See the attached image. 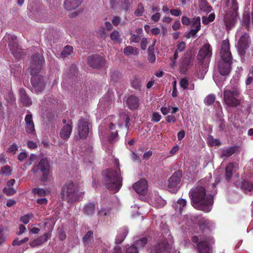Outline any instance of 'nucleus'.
Wrapping results in <instances>:
<instances>
[{
  "mask_svg": "<svg viewBox=\"0 0 253 253\" xmlns=\"http://www.w3.org/2000/svg\"><path fill=\"white\" fill-rule=\"evenodd\" d=\"M211 175L200 180L197 185L192 188L189 192L191 204L195 209L208 212L211 211L213 203V198L211 194H206V190L208 192L211 188H214L218 183L216 181L210 184Z\"/></svg>",
  "mask_w": 253,
  "mask_h": 253,
  "instance_id": "nucleus-1",
  "label": "nucleus"
},
{
  "mask_svg": "<svg viewBox=\"0 0 253 253\" xmlns=\"http://www.w3.org/2000/svg\"><path fill=\"white\" fill-rule=\"evenodd\" d=\"M198 222L203 234L198 236H194L191 240L196 244V249L199 253H213L212 245L214 243L213 237L209 234L213 227L212 223L203 217L200 216Z\"/></svg>",
  "mask_w": 253,
  "mask_h": 253,
  "instance_id": "nucleus-2",
  "label": "nucleus"
},
{
  "mask_svg": "<svg viewBox=\"0 0 253 253\" xmlns=\"http://www.w3.org/2000/svg\"><path fill=\"white\" fill-rule=\"evenodd\" d=\"M114 167L115 169H109L104 170L102 175L106 188L117 192L122 187L123 182L118 160H114Z\"/></svg>",
  "mask_w": 253,
  "mask_h": 253,
  "instance_id": "nucleus-3",
  "label": "nucleus"
},
{
  "mask_svg": "<svg viewBox=\"0 0 253 253\" xmlns=\"http://www.w3.org/2000/svg\"><path fill=\"white\" fill-rule=\"evenodd\" d=\"M43 56L40 54L33 55L31 63V83L33 89L37 93L42 92L45 87L44 78L39 75H37L41 69L43 62Z\"/></svg>",
  "mask_w": 253,
  "mask_h": 253,
  "instance_id": "nucleus-4",
  "label": "nucleus"
},
{
  "mask_svg": "<svg viewBox=\"0 0 253 253\" xmlns=\"http://www.w3.org/2000/svg\"><path fill=\"white\" fill-rule=\"evenodd\" d=\"M78 187L72 181L66 182L62 187L60 193L62 200L74 202L78 199Z\"/></svg>",
  "mask_w": 253,
  "mask_h": 253,
  "instance_id": "nucleus-5",
  "label": "nucleus"
},
{
  "mask_svg": "<svg viewBox=\"0 0 253 253\" xmlns=\"http://www.w3.org/2000/svg\"><path fill=\"white\" fill-rule=\"evenodd\" d=\"M2 42L3 43H8L11 54L16 59H19L21 58L23 51L18 45L17 37L15 36L6 34L3 37Z\"/></svg>",
  "mask_w": 253,
  "mask_h": 253,
  "instance_id": "nucleus-6",
  "label": "nucleus"
},
{
  "mask_svg": "<svg viewBox=\"0 0 253 253\" xmlns=\"http://www.w3.org/2000/svg\"><path fill=\"white\" fill-rule=\"evenodd\" d=\"M40 170L42 172L41 180L42 181H46L50 175L49 161L46 158L42 159L37 166H35L32 171L33 173H38Z\"/></svg>",
  "mask_w": 253,
  "mask_h": 253,
  "instance_id": "nucleus-7",
  "label": "nucleus"
},
{
  "mask_svg": "<svg viewBox=\"0 0 253 253\" xmlns=\"http://www.w3.org/2000/svg\"><path fill=\"white\" fill-rule=\"evenodd\" d=\"M240 92L237 88L234 87L231 89L226 88L224 91V100L229 107H236L240 104V101L237 98Z\"/></svg>",
  "mask_w": 253,
  "mask_h": 253,
  "instance_id": "nucleus-8",
  "label": "nucleus"
},
{
  "mask_svg": "<svg viewBox=\"0 0 253 253\" xmlns=\"http://www.w3.org/2000/svg\"><path fill=\"white\" fill-rule=\"evenodd\" d=\"M251 40L247 33H244L239 38L237 44V50L242 60H245V55L249 47Z\"/></svg>",
  "mask_w": 253,
  "mask_h": 253,
  "instance_id": "nucleus-9",
  "label": "nucleus"
},
{
  "mask_svg": "<svg viewBox=\"0 0 253 253\" xmlns=\"http://www.w3.org/2000/svg\"><path fill=\"white\" fill-rule=\"evenodd\" d=\"M212 55V48L209 43H205L201 48L197 55L198 60L201 64H208Z\"/></svg>",
  "mask_w": 253,
  "mask_h": 253,
  "instance_id": "nucleus-10",
  "label": "nucleus"
},
{
  "mask_svg": "<svg viewBox=\"0 0 253 253\" xmlns=\"http://www.w3.org/2000/svg\"><path fill=\"white\" fill-rule=\"evenodd\" d=\"M78 126L80 137L82 139L86 138L91 127L89 122L82 118L79 120Z\"/></svg>",
  "mask_w": 253,
  "mask_h": 253,
  "instance_id": "nucleus-11",
  "label": "nucleus"
},
{
  "mask_svg": "<svg viewBox=\"0 0 253 253\" xmlns=\"http://www.w3.org/2000/svg\"><path fill=\"white\" fill-rule=\"evenodd\" d=\"M220 54L222 60H232V55L230 50V44L228 40H223L222 42Z\"/></svg>",
  "mask_w": 253,
  "mask_h": 253,
  "instance_id": "nucleus-12",
  "label": "nucleus"
},
{
  "mask_svg": "<svg viewBox=\"0 0 253 253\" xmlns=\"http://www.w3.org/2000/svg\"><path fill=\"white\" fill-rule=\"evenodd\" d=\"M239 18V16H237L236 14H232L227 13L225 14L224 17L223 22L227 31L230 30L235 26V25Z\"/></svg>",
  "mask_w": 253,
  "mask_h": 253,
  "instance_id": "nucleus-13",
  "label": "nucleus"
},
{
  "mask_svg": "<svg viewBox=\"0 0 253 253\" xmlns=\"http://www.w3.org/2000/svg\"><path fill=\"white\" fill-rule=\"evenodd\" d=\"M87 62L88 65L93 68H101L105 64L104 59L98 55L89 56L87 58Z\"/></svg>",
  "mask_w": 253,
  "mask_h": 253,
  "instance_id": "nucleus-14",
  "label": "nucleus"
},
{
  "mask_svg": "<svg viewBox=\"0 0 253 253\" xmlns=\"http://www.w3.org/2000/svg\"><path fill=\"white\" fill-rule=\"evenodd\" d=\"M232 60H222L218 64V71L220 74L222 76H226L230 73L232 64Z\"/></svg>",
  "mask_w": 253,
  "mask_h": 253,
  "instance_id": "nucleus-15",
  "label": "nucleus"
},
{
  "mask_svg": "<svg viewBox=\"0 0 253 253\" xmlns=\"http://www.w3.org/2000/svg\"><path fill=\"white\" fill-rule=\"evenodd\" d=\"M133 188L136 193L145 195L148 190L147 182L145 179H141L133 184Z\"/></svg>",
  "mask_w": 253,
  "mask_h": 253,
  "instance_id": "nucleus-16",
  "label": "nucleus"
},
{
  "mask_svg": "<svg viewBox=\"0 0 253 253\" xmlns=\"http://www.w3.org/2000/svg\"><path fill=\"white\" fill-rule=\"evenodd\" d=\"M182 172L180 170L176 171L168 180V187L169 188L176 187L179 183L182 177Z\"/></svg>",
  "mask_w": 253,
  "mask_h": 253,
  "instance_id": "nucleus-17",
  "label": "nucleus"
},
{
  "mask_svg": "<svg viewBox=\"0 0 253 253\" xmlns=\"http://www.w3.org/2000/svg\"><path fill=\"white\" fill-rule=\"evenodd\" d=\"M235 184L240 186L243 191L245 193L253 191V181H250L241 178L239 181H236Z\"/></svg>",
  "mask_w": 253,
  "mask_h": 253,
  "instance_id": "nucleus-18",
  "label": "nucleus"
},
{
  "mask_svg": "<svg viewBox=\"0 0 253 253\" xmlns=\"http://www.w3.org/2000/svg\"><path fill=\"white\" fill-rule=\"evenodd\" d=\"M170 247L166 240L157 244L153 247L152 253H168L169 252Z\"/></svg>",
  "mask_w": 253,
  "mask_h": 253,
  "instance_id": "nucleus-19",
  "label": "nucleus"
},
{
  "mask_svg": "<svg viewBox=\"0 0 253 253\" xmlns=\"http://www.w3.org/2000/svg\"><path fill=\"white\" fill-rule=\"evenodd\" d=\"M50 237L51 235L49 232L45 233L30 242V246L32 248L40 246L46 242Z\"/></svg>",
  "mask_w": 253,
  "mask_h": 253,
  "instance_id": "nucleus-20",
  "label": "nucleus"
},
{
  "mask_svg": "<svg viewBox=\"0 0 253 253\" xmlns=\"http://www.w3.org/2000/svg\"><path fill=\"white\" fill-rule=\"evenodd\" d=\"M139 99L135 95H130L126 100V103L130 110L136 109L139 106Z\"/></svg>",
  "mask_w": 253,
  "mask_h": 253,
  "instance_id": "nucleus-21",
  "label": "nucleus"
},
{
  "mask_svg": "<svg viewBox=\"0 0 253 253\" xmlns=\"http://www.w3.org/2000/svg\"><path fill=\"white\" fill-rule=\"evenodd\" d=\"M239 149L238 146L225 148L220 150V156L222 158H228L234 154Z\"/></svg>",
  "mask_w": 253,
  "mask_h": 253,
  "instance_id": "nucleus-22",
  "label": "nucleus"
},
{
  "mask_svg": "<svg viewBox=\"0 0 253 253\" xmlns=\"http://www.w3.org/2000/svg\"><path fill=\"white\" fill-rule=\"evenodd\" d=\"M19 96L20 100L23 105L28 106L32 104V101L30 97L26 94L24 89H20Z\"/></svg>",
  "mask_w": 253,
  "mask_h": 253,
  "instance_id": "nucleus-23",
  "label": "nucleus"
},
{
  "mask_svg": "<svg viewBox=\"0 0 253 253\" xmlns=\"http://www.w3.org/2000/svg\"><path fill=\"white\" fill-rule=\"evenodd\" d=\"M72 126L70 124L65 125L61 129L60 135L63 139H68L72 133Z\"/></svg>",
  "mask_w": 253,
  "mask_h": 253,
  "instance_id": "nucleus-24",
  "label": "nucleus"
},
{
  "mask_svg": "<svg viewBox=\"0 0 253 253\" xmlns=\"http://www.w3.org/2000/svg\"><path fill=\"white\" fill-rule=\"evenodd\" d=\"M81 4V0H66L64 2L65 7L68 10L77 8Z\"/></svg>",
  "mask_w": 253,
  "mask_h": 253,
  "instance_id": "nucleus-25",
  "label": "nucleus"
},
{
  "mask_svg": "<svg viewBox=\"0 0 253 253\" xmlns=\"http://www.w3.org/2000/svg\"><path fill=\"white\" fill-rule=\"evenodd\" d=\"M128 232V230L126 227H123L119 231V233L116 236L115 243L119 244L123 242L125 239Z\"/></svg>",
  "mask_w": 253,
  "mask_h": 253,
  "instance_id": "nucleus-26",
  "label": "nucleus"
},
{
  "mask_svg": "<svg viewBox=\"0 0 253 253\" xmlns=\"http://www.w3.org/2000/svg\"><path fill=\"white\" fill-rule=\"evenodd\" d=\"M151 201L153 206L157 208H161L166 204V201L158 196L152 197Z\"/></svg>",
  "mask_w": 253,
  "mask_h": 253,
  "instance_id": "nucleus-27",
  "label": "nucleus"
},
{
  "mask_svg": "<svg viewBox=\"0 0 253 253\" xmlns=\"http://www.w3.org/2000/svg\"><path fill=\"white\" fill-rule=\"evenodd\" d=\"M95 210V204L93 203H89L84 205L83 211L84 214L91 216L94 214Z\"/></svg>",
  "mask_w": 253,
  "mask_h": 253,
  "instance_id": "nucleus-28",
  "label": "nucleus"
},
{
  "mask_svg": "<svg viewBox=\"0 0 253 253\" xmlns=\"http://www.w3.org/2000/svg\"><path fill=\"white\" fill-rule=\"evenodd\" d=\"M239 5L237 0H231V2L229 4V8L227 13L236 14L239 16L238 14Z\"/></svg>",
  "mask_w": 253,
  "mask_h": 253,
  "instance_id": "nucleus-29",
  "label": "nucleus"
},
{
  "mask_svg": "<svg viewBox=\"0 0 253 253\" xmlns=\"http://www.w3.org/2000/svg\"><path fill=\"white\" fill-rule=\"evenodd\" d=\"M124 53L127 56L131 55L136 56L139 54V51L138 49L136 47L128 45L124 49Z\"/></svg>",
  "mask_w": 253,
  "mask_h": 253,
  "instance_id": "nucleus-30",
  "label": "nucleus"
},
{
  "mask_svg": "<svg viewBox=\"0 0 253 253\" xmlns=\"http://www.w3.org/2000/svg\"><path fill=\"white\" fill-rule=\"evenodd\" d=\"M234 168V164L230 163L225 168V179L229 182L233 175V170Z\"/></svg>",
  "mask_w": 253,
  "mask_h": 253,
  "instance_id": "nucleus-31",
  "label": "nucleus"
},
{
  "mask_svg": "<svg viewBox=\"0 0 253 253\" xmlns=\"http://www.w3.org/2000/svg\"><path fill=\"white\" fill-rule=\"evenodd\" d=\"M199 7L202 11L209 13L212 10V7L210 6L206 0H200L199 2Z\"/></svg>",
  "mask_w": 253,
  "mask_h": 253,
  "instance_id": "nucleus-32",
  "label": "nucleus"
},
{
  "mask_svg": "<svg viewBox=\"0 0 253 253\" xmlns=\"http://www.w3.org/2000/svg\"><path fill=\"white\" fill-rule=\"evenodd\" d=\"M73 47L67 45L64 47V49L60 52V57L63 58H65L71 55L73 53Z\"/></svg>",
  "mask_w": 253,
  "mask_h": 253,
  "instance_id": "nucleus-33",
  "label": "nucleus"
},
{
  "mask_svg": "<svg viewBox=\"0 0 253 253\" xmlns=\"http://www.w3.org/2000/svg\"><path fill=\"white\" fill-rule=\"evenodd\" d=\"M147 243V239L145 237H141L136 240L132 246L135 247L138 251V248H143Z\"/></svg>",
  "mask_w": 253,
  "mask_h": 253,
  "instance_id": "nucleus-34",
  "label": "nucleus"
},
{
  "mask_svg": "<svg viewBox=\"0 0 253 253\" xmlns=\"http://www.w3.org/2000/svg\"><path fill=\"white\" fill-rule=\"evenodd\" d=\"M93 238V232L88 231L83 238V241L85 246H89L91 240Z\"/></svg>",
  "mask_w": 253,
  "mask_h": 253,
  "instance_id": "nucleus-35",
  "label": "nucleus"
},
{
  "mask_svg": "<svg viewBox=\"0 0 253 253\" xmlns=\"http://www.w3.org/2000/svg\"><path fill=\"white\" fill-rule=\"evenodd\" d=\"M186 203L187 201L185 199H179L177 200L176 204H175V208L177 211H178L180 212H181L183 210V208L186 206Z\"/></svg>",
  "mask_w": 253,
  "mask_h": 253,
  "instance_id": "nucleus-36",
  "label": "nucleus"
},
{
  "mask_svg": "<svg viewBox=\"0 0 253 253\" xmlns=\"http://www.w3.org/2000/svg\"><path fill=\"white\" fill-rule=\"evenodd\" d=\"M32 193L40 196H45L49 193V192L41 188H35L32 189Z\"/></svg>",
  "mask_w": 253,
  "mask_h": 253,
  "instance_id": "nucleus-37",
  "label": "nucleus"
},
{
  "mask_svg": "<svg viewBox=\"0 0 253 253\" xmlns=\"http://www.w3.org/2000/svg\"><path fill=\"white\" fill-rule=\"evenodd\" d=\"M4 231V226L0 225V246L5 243L7 238V235L3 233Z\"/></svg>",
  "mask_w": 253,
  "mask_h": 253,
  "instance_id": "nucleus-38",
  "label": "nucleus"
},
{
  "mask_svg": "<svg viewBox=\"0 0 253 253\" xmlns=\"http://www.w3.org/2000/svg\"><path fill=\"white\" fill-rule=\"evenodd\" d=\"M12 174V169L10 167L5 165L1 168L0 174L3 175H10Z\"/></svg>",
  "mask_w": 253,
  "mask_h": 253,
  "instance_id": "nucleus-39",
  "label": "nucleus"
},
{
  "mask_svg": "<svg viewBox=\"0 0 253 253\" xmlns=\"http://www.w3.org/2000/svg\"><path fill=\"white\" fill-rule=\"evenodd\" d=\"M215 100L214 94H211L208 95L204 99V103L208 106L212 105Z\"/></svg>",
  "mask_w": 253,
  "mask_h": 253,
  "instance_id": "nucleus-40",
  "label": "nucleus"
},
{
  "mask_svg": "<svg viewBox=\"0 0 253 253\" xmlns=\"http://www.w3.org/2000/svg\"><path fill=\"white\" fill-rule=\"evenodd\" d=\"M145 9L142 3H139L136 9L134 12V15L136 16H141L143 15Z\"/></svg>",
  "mask_w": 253,
  "mask_h": 253,
  "instance_id": "nucleus-41",
  "label": "nucleus"
},
{
  "mask_svg": "<svg viewBox=\"0 0 253 253\" xmlns=\"http://www.w3.org/2000/svg\"><path fill=\"white\" fill-rule=\"evenodd\" d=\"M110 38L112 40L117 42H121L120 35L119 32L117 30H114L110 35Z\"/></svg>",
  "mask_w": 253,
  "mask_h": 253,
  "instance_id": "nucleus-42",
  "label": "nucleus"
},
{
  "mask_svg": "<svg viewBox=\"0 0 253 253\" xmlns=\"http://www.w3.org/2000/svg\"><path fill=\"white\" fill-rule=\"evenodd\" d=\"M29 241V238L28 237H25L22 240H19L18 238L15 239L12 243V245L13 246H20L26 242H27Z\"/></svg>",
  "mask_w": 253,
  "mask_h": 253,
  "instance_id": "nucleus-43",
  "label": "nucleus"
},
{
  "mask_svg": "<svg viewBox=\"0 0 253 253\" xmlns=\"http://www.w3.org/2000/svg\"><path fill=\"white\" fill-rule=\"evenodd\" d=\"M132 86L135 89L140 90L141 88V83L139 80L134 77L133 78L131 82Z\"/></svg>",
  "mask_w": 253,
  "mask_h": 253,
  "instance_id": "nucleus-44",
  "label": "nucleus"
},
{
  "mask_svg": "<svg viewBox=\"0 0 253 253\" xmlns=\"http://www.w3.org/2000/svg\"><path fill=\"white\" fill-rule=\"evenodd\" d=\"M2 191L8 196H11L16 193V190L12 187H4Z\"/></svg>",
  "mask_w": 253,
  "mask_h": 253,
  "instance_id": "nucleus-45",
  "label": "nucleus"
},
{
  "mask_svg": "<svg viewBox=\"0 0 253 253\" xmlns=\"http://www.w3.org/2000/svg\"><path fill=\"white\" fill-rule=\"evenodd\" d=\"M33 217V214L32 213H29L25 214L20 218V221L23 223L26 224L29 223L30 219Z\"/></svg>",
  "mask_w": 253,
  "mask_h": 253,
  "instance_id": "nucleus-46",
  "label": "nucleus"
},
{
  "mask_svg": "<svg viewBox=\"0 0 253 253\" xmlns=\"http://www.w3.org/2000/svg\"><path fill=\"white\" fill-rule=\"evenodd\" d=\"M97 36L103 38L105 39L107 36V34L106 32L105 28L103 26H101L97 32Z\"/></svg>",
  "mask_w": 253,
  "mask_h": 253,
  "instance_id": "nucleus-47",
  "label": "nucleus"
},
{
  "mask_svg": "<svg viewBox=\"0 0 253 253\" xmlns=\"http://www.w3.org/2000/svg\"><path fill=\"white\" fill-rule=\"evenodd\" d=\"M189 84V82L186 78H182L180 80L179 82V85L181 88L183 89H187V86Z\"/></svg>",
  "mask_w": 253,
  "mask_h": 253,
  "instance_id": "nucleus-48",
  "label": "nucleus"
},
{
  "mask_svg": "<svg viewBox=\"0 0 253 253\" xmlns=\"http://www.w3.org/2000/svg\"><path fill=\"white\" fill-rule=\"evenodd\" d=\"M193 28L198 30L201 29V20L200 17H197L193 21L192 25Z\"/></svg>",
  "mask_w": 253,
  "mask_h": 253,
  "instance_id": "nucleus-49",
  "label": "nucleus"
},
{
  "mask_svg": "<svg viewBox=\"0 0 253 253\" xmlns=\"http://www.w3.org/2000/svg\"><path fill=\"white\" fill-rule=\"evenodd\" d=\"M185 42H181L178 43L177 45V48L175 50L178 52H182L185 49Z\"/></svg>",
  "mask_w": 253,
  "mask_h": 253,
  "instance_id": "nucleus-50",
  "label": "nucleus"
},
{
  "mask_svg": "<svg viewBox=\"0 0 253 253\" xmlns=\"http://www.w3.org/2000/svg\"><path fill=\"white\" fill-rule=\"evenodd\" d=\"M209 141L211 145L219 146L221 144L220 142L217 139H214L213 137L210 136L209 138Z\"/></svg>",
  "mask_w": 253,
  "mask_h": 253,
  "instance_id": "nucleus-51",
  "label": "nucleus"
},
{
  "mask_svg": "<svg viewBox=\"0 0 253 253\" xmlns=\"http://www.w3.org/2000/svg\"><path fill=\"white\" fill-rule=\"evenodd\" d=\"M26 130L28 133H33L35 131V126L34 123L26 124Z\"/></svg>",
  "mask_w": 253,
  "mask_h": 253,
  "instance_id": "nucleus-52",
  "label": "nucleus"
},
{
  "mask_svg": "<svg viewBox=\"0 0 253 253\" xmlns=\"http://www.w3.org/2000/svg\"><path fill=\"white\" fill-rule=\"evenodd\" d=\"M161 119V115L158 112H154L152 114L151 121L154 122H158Z\"/></svg>",
  "mask_w": 253,
  "mask_h": 253,
  "instance_id": "nucleus-53",
  "label": "nucleus"
},
{
  "mask_svg": "<svg viewBox=\"0 0 253 253\" xmlns=\"http://www.w3.org/2000/svg\"><path fill=\"white\" fill-rule=\"evenodd\" d=\"M199 31L200 30L198 29L194 28L192 29L186 36V38L189 39L191 37H195L196 34L198 33Z\"/></svg>",
  "mask_w": 253,
  "mask_h": 253,
  "instance_id": "nucleus-54",
  "label": "nucleus"
},
{
  "mask_svg": "<svg viewBox=\"0 0 253 253\" xmlns=\"http://www.w3.org/2000/svg\"><path fill=\"white\" fill-rule=\"evenodd\" d=\"M178 52H179L175 50L174 53V55H173V57L172 58H171V62L170 63V66L171 67H174V65L175 64V63H176V60L177 59V58L179 57V56H178Z\"/></svg>",
  "mask_w": 253,
  "mask_h": 253,
  "instance_id": "nucleus-55",
  "label": "nucleus"
},
{
  "mask_svg": "<svg viewBox=\"0 0 253 253\" xmlns=\"http://www.w3.org/2000/svg\"><path fill=\"white\" fill-rule=\"evenodd\" d=\"M57 232L59 236V238L60 240H64L66 238V234L62 228H58Z\"/></svg>",
  "mask_w": 253,
  "mask_h": 253,
  "instance_id": "nucleus-56",
  "label": "nucleus"
},
{
  "mask_svg": "<svg viewBox=\"0 0 253 253\" xmlns=\"http://www.w3.org/2000/svg\"><path fill=\"white\" fill-rule=\"evenodd\" d=\"M148 42L147 41V39L145 38H143L141 40V48L144 50L146 49L147 46L148 45Z\"/></svg>",
  "mask_w": 253,
  "mask_h": 253,
  "instance_id": "nucleus-57",
  "label": "nucleus"
},
{
  "mask_svg": "<svg viewBox=\"0 0 253 253\" xmlns=\"http://www.w3.org/2000/svg\"><path fill=\"white\" fill-rule=\"evenodd\" d=\"M176 121V118L174 116L170 115L166 117V121L169 123L174 124Z\"/></svg>",
  "mask_w": 253,
  "mask_h": 253,
  "instance_id": "nucleus-58",
  "label": "nucleus"
},
{
  "mask_svg": "<svg viewBox=\"0 0 253 253\" xmlns=\"http://www.w3.org/2000/svg\"><path fill=\"white\" fill-rule=\"evenodd\" d=\"M18 150V146L16 144L14 143L11 145L8 148V151L9 152L15 153Z\"/></svg>",
  "mask_w": 253,
  "mask_h": 253,
  "instance_id": "nucleus-59",
  "label": "nucleus"
},
{
  "mask_svg": "<svg viewBox=\"0 0 253 253\" xmlns=\"http://www.w3.org/2000/svg\"><path fill=\"white\" fill-rule=\"evenodd\" d=\"M27 157V153L25 151L22 152L18 155V159L19 161L22 162L24 161Z\"/></svg>",
  "mask_w": 253,
  "mask_h": 253,
  "instance_id": "nucleus-60",
  "label": "nucleus"
},
{
  "mask_svg": "<svg viewBox=\"0 0 253 253\" xmlns=\"http://www.w3.org/2000/svg\"><path fill=\"white\" fill-rule=\"evenodd\" d=\"M161 16V14L157 12L152 15L151 19L153 21L157 22L160 20Z\"/></svg>",
  "mask_w": 253,
  "mask_h": 253,
  "instance_id": "nucleus-61",
  "label": "nucleus"
},
{
  "mask_svg": "<svg viewBox=\"0 0 253 253\" xmlns=\"http://www.w3.org/2000/svg\"><path fill=\"white\" fill-rule=\"evenodd\" d=\"M121 18L119 16H114L112 20L113 24L115 26H117L121 22Z\"/></svg>",
  "mask_w": 253,
  "mask_h": 253,
  "instance_id": "nucleus-62",
  "label": "nucleus"
},
{
  "mask_svg": "<svg viewBox=\"0 0 253 253\" xmlns=\"http://www.w3.org/2000/svg\"><path fill=\"white\" fill-rule=\"evenodd\" d=\"M25 121L26 124L34 123L33 121L32 114H27L25 116Z\"/></svg>",
  "mask_w": 253,
  "mask_h": 253,
  "instance_id": "nucleus-63",
  "label": "nucleus"
},
{
  "mask_svg": "<svg viewBox=\"0 0 253 253\" xmlns=\"http://www.w3.org/2000/svg\"><path fill=\"white\" fill-rule=\"evenodd\" d=\"M126 253H138V251L135 247L130 246L126 249Z\"/></svg>",
  "mask_w": 253,
  "mask_h": 253,
  "instance_id": "nucleus-64",
  "label": "nucleus"
}]
</instances>
